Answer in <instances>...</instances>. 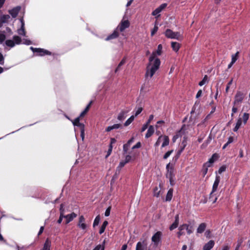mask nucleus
Here are the masks:
<instances>
[{
  "label": "nucleus",
  "mask_w": 250,
  "mask_h": 250,
  "mask_svg": "<svg viewBox=\"0 0 250 250\" xmlns=\"http://www.w3.org/2000/svg\"><path fill=\"white\" fill-rule=\"evenodd\" d=\"M13 35V32L9 27H6L5 29L0 31V44H2L5 41V44L10 48H12L16 44H20L21 43V39L18 36L15 35L13 37V40H6Z\"/></svg>",
  "instance_id": "f257e3e1"
},
{
  "label": "nucleus",
  "mask_w": 250,
  "mask_h": 250,
  "mask_svg": "<svg viewBox=\"0 0 250 250\" xmlns=\"http://www.w3.org/2000/svg\"><path fill=\"white\" fill-rule=\"evenodd\" d=\"M160 64L161 61L160 59L155 57V53H152L149 58V62L147 66L146 71L145 74L146 78L148 76L151 78L159 69Z\"/></svg>",
  "instance_id": "f03ea898"
},
{
  "label": "nucleus",
  "mask_w": 250,
  "mask_h": 250,
  "mask_svg": "<svg viewBox=\"0 0 250 250\" xmlns=\"http://www.w3.org/2000/svg\"><path fill=\"white\" fill-rule=\"evenodd\" d=\"M165 35L167 38L181 40V35L179 32H173L171 29H167L165 32Z\"/></svg>",
  "instance_id": "7ed1b4c3"
},
{
  "label": "nucleus",
  "mask_w": 250,
  "mask_h": 250,
  "mask_svg": "<svg viewBox=\"0 0 250 250\" xmlns=\"http://www.w3.org/2000/svg\"><path fill=\"white\" fill-rule=\"evenodd\" d=\"M20 21L21 23V27L17 30V32L19 35L25 37L26 36V32L25 30V24L23 17L20 19Z\"/></svg>",
  "instance_id": "20e7f679"
},
{
  "label": "nucleus",
  "mask_w": 250,
  "mask_h": 250,
  "mask_svg": "<svg viewBox=\"0 0 250 250\" xmlns=\"http://www.w3.org/2000/svg\"><path fill=\"white\" fill-rule=\"evenodd\" d=\"M162 234L161 231H157L152 236L151 240L154 243L155 246H157L158 245L160 241Z\"/></svg>",
  "instance_id": "39448f33"
},
{
  "label": "nucleus",
  "mask_w": 250,
  "mask_h": 250,
  "mask_svg": "<svg viewBox=\"0 0 250 250\" xmlns=\"http://www.w3.org/2000/svg\"><path fill=\"white\" fill-rule=\"evenodd\" d=\"M129 26V22L127 20L122 21L121 23L116 28L118 30L121 32L123 31L125 29L128 27Z\"/></svg>",
  "instance_id": "423d86ee"
},
{
  "label": "nucleus",
  "mask_w": 250,
  "mask_h": 250,
  "mask_svg": "<svg viewBox=\"0 0 250 250\" xmlns=\"http://www.w3.org/2000/svg\"><path fill=\"white\" fill-rule=\"evenodd\" d=\"M147 243L146 240L138 242L137 243L135 250H146Z\"/></svg>",
  "instance_id": "0eeeda50"
},
{
  "label": "nucleus",
  "mask_w": 250,
  "mask_h": 250,
  "mask_svg": "<svg viewBox=\"0 0 250 250\" xmlns=\"http://www.w3.org/2000/svg\"><path fill=\"white\" fill-rule=\"evenodd\" d=\"M166 169L167 170V173L166 174V177L168 179H171L172 178H174V174L173 173V168L171 167H170V164L169 163L167 165Z\"/></svg>",
  "instance_id": "6e6552de"
},
{
  "label": "nucleus",
  "mask_w": 250,
  "mask_h": 250,
  "mask_svg": "<svg viewBox=\"0 0 250 250\" xmlns=\"http://www.w3.org/2000/svg\"><path fill=\"white\" fill-rule=\"evenodd\" d=\"M36 53H38L37 55L40 56H44L46 55H51V52H50L47 50L40 48H38V50L36 52Z\"/></svg>",
  "instance_id": "1a4fd4ad"
},
{
  "label": "nucleus",
  "mask_w": 250,
  "mask_h": 250,
  "mask_svg": "<svg viewBox=\"0 0 250 250\" xmlns=\"http://www.w3.org/2000/svg\"><path fill=\"white\" fill-rule=\"evenodd\" d=\"M243 100V95L242 93L240 92H237L236 93L235 97V100L233 102L234 104H237L241 103L242 101Z\"/></svg>",
  "instance_id": "9d476101"
},
{
  "label": "nucleus",
  "mask_w": 250,
  "mask_h": 250,
  "mask_svg": "<svg viewBox=\"0 0 250 250\" xmlns=\"http://www.w3.org/2000/svg\"><path fill=\"white\" fill-rule=\"evenodd\" d=\"M20 6H17L13 9L9 10V13L11 15L13 18H16L18 15L20 9Z\"/></svg>",
  "instance_id": "9b49d317"
},
{
  "label": "nucleus",
  "mask_w": 250,
  "mask_h": 250,
  "mask_svg": "<svg viewBox=\"0 0 250 250\" xmlns=\"http://www.w3.org/2000/svg\"><path fill=\"white\" fill-rule=\"evenodd\" d=\"M80 118L78 117L76 118L74 121H72L73 125L74 126H77L80 128V129H82L84 128V125L83 123H81L80 122Z\"/></svg>",
  "instance_id": "f8f14e48"
},
{
  "label": "nucleus",
  "mask_w": 250,
  "mask_h": 250,
  "mask_svg": "<svg viewBox=\"0 0 250 250\" xmlns=\"http://www.w3.org/2000/svg\"><path fill=\"white\" fill-rule=\"evenodd\" d=\"M119 36L118 30L116 29L114 32L108 35L105 39L106 41H108L113 39L117 38Z\"/></svg>",
  "instance_id": "ddd939ff"
},
{
  "label": "nucleus",
  "mask_w": 250,
  "mask_h": 250,
  "mask_svg": "<svg viewBox=\"0 0 250 250\" xmlns=\"http://www.w3.org/2000/svg\"><path fill=\"white\" fill-rule=\"evenodd\" d=\"M186 146H187V138L186 137H185L184 138V139H183V140L181 143V145L180 146V148L177 152V157H178L180 155L181 153L184 150Z\"/></svg>",
  "instance_id": "4468645a"
},
{
  "label": "nucleus",
  "mask_w": 250,
  "mask_h": 250,
  "mask_svg": "<svg viewBox=\"0 0 250 250\" xmlns=\"http://www.w3.org/2000/svg\"><path fill=\"white\" fill-rule=\"evenodd\" d=\"M85 219L84 217L82 215L79 218V223L78 226L82 229H85L86 228V225L84 223Z\"/></svg>",
  "instance_id": "2eb2a0df"
},
{
  "label": "nucleus",
  "mask_w": 250,
  "mask_h": 250,
  "mask_svg": "<svg viewBox=\"0 0 250 250\" xmlns=\"http://www.w3.org/2000/svg\"><path fill=\"white\" fill-rule=\"evenodd\" d=\"M122 128V125L120 124H115L112 125L108 126L105 128V131L109 132L113 129H117Z\"/></svg>",
  "instance_id": "dca6fc26"
},
{
  "label": "nucleus",
  "mask_w": 250,
  "mask_h": 250,
  "mask_svg": "<svg viewBox=\"0 0 250 250\" xmlns=\"http://www.w3.org/2000/svg\"><path fill=\"white\" fill-rule=\"evenodd\" d=\"M220 181V177L219 176L216 175L215 180L212 186V192H215L217 190L218 185Z\"/></svg>",
  "instance_id": "f3484780"
},
{
  "label": "nucleus",
  "mask_w": 250,
  "mask_h": 250,
  "mask_svg": "<svg viewBox=\"0 0 250 250\" xmlns=\"http://www.w3.org/2000/svg\"><path fill=\"white\" fill-rule=\"evenodd\" d=\"M214 244V241L210 240L204 246L203 250H210L213 247Z\"/></svg>",
  "instance_id": "a211bd4d"
},
{
  "label": "nucleus",
  "mask_w": 250,
  "mask_h": 250,
  "mask_svg": "<svg viewBox=\"0 0 250 250\" xmlns=\"http://www.w3.org/2000/svg\"><path fill=\"white\" fill-rule=\"evenodd\" d=\"M77 215L74 212H72L71 214L64 215V218L66 219V224H68L73 220V219L76 217Z\"/></svg>",
  "instance_id": "6ab92c4d"
},
{
  "label": "nucleus",
  "mask_w": 250,
  "mask_h": 250,
  "mask_svg": "<svg viewBox=\"0 0 250 250\" xmlns=\"http://www.w3.org/2000/svg\"><path fill=\"white\" fill-rule=\"evenodd\" d=\"M134 142V138L132 137L129 139L127 143L125 144L123 146V151L124 153H126L130 147V145Z\"/></svg>",
  "instance_id": "aec40b11"
},
{
  "label": "nucleus",
  "mask_w": 250,
  "mask_h": 250,
  "mask_svg": "<svg viewBox=\"0 0 250 250\" xmlns=\"http://www.w3.org/2000/svg\"><path fill=\"white\" fill-rule=\"evenodd\" d=\"M207 224L205 223L200 224L197 229V232L202 233L205 230Z\"/></svg>",
  "instance_id": "412c9836"
},
{
  "label": "nucleus",
  "mask_w": 250,
  "mask_h": 250,
  "mask_svg": "<svg viewBox=\"0 0 250 250\" xmlns=\"http://www.w3.org/2000/svg\"><path fill=\"white\" fill-rule=\"evenodd\" d=\"M217 158V155L216 154H214L212 155L211 157L209 159L208 161L205 163L206 165H208V167H210L211 165L215 162V161Z\"/></svg>",
  "instance_id": "4be33fe9"
},
{
  "label": "nucleus",
  "mask_w": 250,
  "mask_h": 250,
  "mask_svg": "<svg viewBox=\"0 0 250 250\" xmlns=\"http://www.w3.org/2000/svg\"><path fill=\"white\" fill-rule=\"evenodd\" d=\"M171 46L172 50L176 52H178L180 48V44L177 42H171Z\"/></svg>",
  "instance_id": "5701e85b"
},
{
  "label": "nucleus",
  "mask_w": 250,
  "mask_h": 250,
  "mask_svg": "<svg viewBox=\"0 0 250 250\" xmlns=\"http://www.w3.org/2000/svg\"><path fill=\"white\" fill-rule=\"evenodd\" d=\"M154 132V128L152 125H150L146 134V138H148L151 136Z\"/></svg>",
  "instance_id": "b1692460"
},
{
  "label": "nucleus",
  "mask_w": 250,
  "mask_h": 250,
  "mask_svg": "<svg viewBox=\"0 0 250 250\" xmlns=\"http://www.w3.org/2000/svg\"><path fill=\"white\" fill-rule=\"evenodd\" d=\"M162 141H163V143L162 144V147H164L169 145V139L168 136H163V138Z\"/></svg>",
  "instance_id": "393cba45"
},
{
  "label": "nucleus",
  "mask_w": 250,
  "mask_h": 250,
  "mask_svg": "<svg viewBox=\"0 0 250 250\" xmlns=\"http://www.w3.org/2000/svg\"><path fill=\"white\" fill-rule=\"evenodd\" d=\"M51 245V241L47 239L43 245V248L41 250H50Z\"/></svg>",
  "instance_id": "a878e982"
},
{
  "label": "nucleus",
  "mask_w": 250,
  "mask_h": 250,
  "mask_svg": "<svg viewBox=\"0 0 250 250\" xmlns=\"http://www.w3.org/2000/svg\"><path fill=\"white\" fill-rule=\"evenodd\" d=\"M127 112L125 111H122L118 115L117 119L120 121H123L126 117Z\"/></svg>",
  "instance_id": "bb28decb"
},
{
  "label": "nucleus",
  "mask_w": 250,
  "mask_h": 250,
  "mask_svg": "<svg viewBox=\"0 0 250 250\" xmlns=\"http://www.w3.org/2000/svg\"><path fill=\"white\" fill-rule=\"evenodd\" d=\"M173 196V189L170 188L166 195V201H171Z\"/></svg>",
  "instance_id": "cd10ccee"
},
{
  "label": "nucleus",
  "mask_w": 250,
  "mask_h": 250,
  "mask_svg": "<svg viewBox=\"0 0 250 250\" xmlns=\"http://www.w3.org/2000/svg\"><path fill=\"white\" fill-rule=\"evenodd\" d=\"M186 126L185 125H183L182 127H181V129L176 133L175 135H177V137L179 138V137H181L183 134H184L185 133V130L186 129Z\"/></svg>",
  "instance_id": "c85d7f7f"
},
{
  "label": "nucleus",
  "mask_w": 250,
  "mask_h": 250,
  "mask_svg": "<svg viewBox=\"0 0 250 250\" xmlns=\"http://www.w3.org/2000/svg\"><path fill=\"white\" fill-rule=\"evenodd\" d=\"M162 49L163 47L162 44H160L158 46L157 49L156 51H154L152 52V53H155V57H156V56H160L162 54Z\"/></svg>",
  "instance_id": "c756f323"
},
{
  "label": "nucleus",
  "mask_w": 250,
  "mask_h": 250,
  "mask_svg": "<svg viewBox=\"0 0 250 250\" xmlns=\"http://www.w3.org/2000/svg\"><path fill=\"white\" fill-rule=\"evenodd\" d=\"M107 225H108V222L107 221H104L103 222V224H102V226H101V228L100 229V230H99V233L100 234H102L104 232V231L105 230V228H106V227L107 226Z\"/></svg>",
  "instance_id": "7c9ffc66"
},
{
  "label": "nucleus",
  "mask_w": 250,
  "mask_h": 250,
  "mask_svg": "<svg viewBox=\"0 0 250 250\" xmlns=\"http://www.w3.org/2000/svg\"><path fill=\"white\" fill-rule=\"evenodd\" d=\"M214 192H212V191L210 194L209 197V200L210 201H212V203H215L217 200V197L216 196L215 194H213Z\"/></svg>",
  "instance_id": "2f4dec72"
},
{
  "label": "nucleus",
  "mask_w": 250,
  "mask_h": 250,
  "mask_svg": "<svg viewBox=\"0 0 250 250\" xmlns=\"http://www.w3.org/2000/svg\"><path fill=\"white\" fill-rule=\"evenodd\" d=\"M125 62H126V58L124 57L122 60V61L120 62L119 63L118 66L117 67V68L115 70V73L117 72L120 70V68L121 66H122L123 65H124L125 63Z\"/></svg>",
  "instance_id": "473e14b6"
},
{
  "label": "nucleus",
  "mask_w": 250,
  "mask_h": 250,
  "mask_svg": "<svg viewBox=\"0 0 250 250\" xmlns=\"http://www.w3.org/2000/svg\"><path fill=\"white\" fill-rule=\"evenodd\" d=\"M134 120V116L132 115L131 116H130V117L129 119H128L125 121V122L124 124V125L125 126H127L133 121Z\"/></svg>",
  "instance_id": "72a5a7b5"
},
{
  "label": "nucleus",
  "mask_w": 250,
  "mask_h": 250,
  "mask_svg": "<svg viewBox=\"0 0 250 250\" xmlns=\"http://www.w3.org/2000/svg\"><path fill=\"white\" fill-rule=\"evenodd\" d=\"M249 118V114L247 113H244L243 116V121L244 124H246Z\"/></svg>",
  "instance_id": "f704fd0d"
},
{
  "label": "nucleus",
  "mask_w": 250,
  "mask_h": 250,
  "mask_svg": "<svg viewBox=\"0 0 250 250\" xmlns=\"http://www.w3.org/2000/svg\"><path fill=\"white\" fill-rule=\"evenodd\" d=\"M207 82H208V76H207V75H205L204 76V78L203 79V80L201 82H199V85L201 86L204 85Z\"/></svg>",
  "instance_id": "c9c22d12"
},
{
  "label": "nucleus",
  "mask_w": 250,
  "mask_h": 250,
  "mask_svg": "<svg viewBox=\"0 0 250 250\" xmlns=\"http://www.w3.org/2000/svg\"><path fill=\"white\" fill-rule=\"evenodd\" d=\"M100 217L99 215H98L96 217L94 221V222H93V227H95V226L98 225L99 222H100Z\"/></svg>",
  "instance_id": "e433bc0d"
},
{
  "label": "nucleus",
  "mask_w": 250,
  "mask_h": 250,
  "mask_svg": "<svg viewBox=\"0 0 250 250\" xmlns=\"http://www.w3.org/2000/svg\"><path fill=\"white\" fill-rule=\"evenodd\" d=\"M161 12L160 10L158 8H156L155 10H154L152 13V15L153 16H157V17H159L160 16V13Z\"/></svg>",
  "instance_id": "4c0bfd02"
},
{
  "label": "nucleus",
  "mask_w": 250,
  "mask_h": 250,
  "mask_svg": "<svg viewBox=\"0 0 250 250\" xmlns=\"http://www.w3.org/2000/svg\"><path fill=\"white\" fill-rule=\"evenodd\" d=\"M186 230H187L188 234H190L193 232V227L192 226H190L189 225H188Z\"/></svg>",
  "instance_id": "58836bf2"
},
{
  "label": "nucleus",
  "mask_w": 250,
  "mask_h": 250,
  "mask_svg": "<svg viewBox=\"0 0 250 250\" xmlns=\"http://www.w3.org/2000/svg\"><path fill=\"white\" fill-rule=\"evenodd\" d=\"M160 190L159 189L158 187H156L154 189L153 195L154 196L158 197L159 196Z\"/></svg>",
  "instance_id": "ea45409f"
},
{
  "label": "nucleus",
  "mask_w": 250,
  "mask_h": 250,
  "mask_svg": "<svg viewBox=\"0 0 250 250\" xmlns=\"http://www.w3.org/2000/svg\"><path fill=\"white\" fill-rule=\"evenodd\" d=\"M178 224L179 223H176V222L174 221L172 224V225L170 226L169 227V229L170 230H173L174 229H176V228H177L178 226Z\"/></svg>",
  "instance_id": "a19ab883"
},
{
  "label": "nucleus",
  "mask_w": 250,
  "mask_h": 250,
  "mask_svg": "<svg viewBox=\"0 0 250 250\" xmlns=\"http://www.w3.org/2000/svg\"><path fill=\"white\" fill-rule=\"evenodd\" d=\"M208 167H208V165H206V164H205L204 165L202 169V172L204 176H205L207 173Z\"/></svg>",
  "instance_id": "79ce46f5"
},
{
  "label": "nucleus",
  "mask_w": 250,
  "mask_h": 250,
  "mask_svg": "<svg viewBox=\"0 0 250 250\" xmlns=\"http://www.w3.org/2000/svg\"><path fill=\"white\" fill-rule=\"evenodd\" d=\"M173 150H169V151H168L164 155L163 158L164 159H167L168 157H169V156L171 154V153L173 152Z\"/></svg>",
  "instance_id": "37998d69"
},
{
  "label": "nucleus",
  "mask_w": 250,
  "mask_h": 250,
  "mask_svg": "<svg viewBox=\"0 0 250 250\" xmlns=\"http://www.w3.org/2000/svg\"><path fill=\"white\" fill-rule=\"evenodd\" d=\"M162 138H163V136L162 135H161V136H160L159 137L157 141H156V142L154 144V146L155 147L158 146L160 145V143L162 141Z\"/></svg>",
  "instance_id": "c03bdc74"
},
{
  "label": "nucleus",
  "mask_w": 250,
  "mask_h": 250,
  "mask_svg": "<svg viewBox=\"0 0 250 250\" xmlns=\"http://www.w3.org/2000/svg\"><path fill=\"white\" fill-rule=\"evenodd\" d=\"M22 41V43L23 44H26V45H30L32 44V42L31 41H30L29 40H28V39H23L22 40H21V42Z\"/></svg>",
  "instance_id": "a18cd8bd"
},
{
  "label": "nucleus",
  "mask_w": 250,
  "mask_h": 250,
  "mask_svg": "<svg viewBox=\"0 0 250 250\" xmlns=\"http://www.w3.org/2000/svg\"><path fill=\"white\" fill-rule=\"evenodd\" d=\"M232 82H233V79H231V80L228 83L226 86V90H225L226 93L228 92L229 87H230V85L232 83Z\"/></svg>",
  "instance_id": "49530a36"
},
{
  "label": "nucleus",
  "mask_w": 250,
  "mask_h": 250,
  "mask_svg": "<svg viewBox=\"0 0 250 250\" xmlns=\"http://www.w3.org/2000/svg\"><path fill=\"white\" fill-rule=\"evenodd\" d=\"M60 215H64V214L65 211H64V208H63V205L62 204L60 206Z\"/></svg>",
  "instance_id": "de8ad7c7"
},
{
  "label": "nucleus",
  "mask_w": 250,
  "mask_h": 250,
  "mask_svg": "<svg viewBox=\"0 0 250 250\" xmlns=\"http://www.w3.org/2000/svg\"><path fill=\"white\" fill-rule=\"evenodd\" d=\"M4 63V58L1 53L0 52V64L3 65Z\"/></svg>",
  "instance_id": "09e8293b"
},
{
  "label": "nucleus",
  "mask_w": 250,
  "mask_h": 250,
  "mask_svg": "<svg viewBox=\"0 0 250 250\" xmlns=\"http://www.w3.org/2000/svg\"><path fill=\"white\" fill-rule=\"evenodd\" d=\"M226 169V167L225 166H221L219 170H218V173L219 174L222 173L223 172H224Z\"/></svg>",
  "instance_id": "8fccbe9b"
},
{
  "label": "nucleus",
  "mask_w": 250,
  "mask_h": 250,
  "mask_svg": "<svg viewBox=\"0 0 250 250\" xmlns=\"http://www.w3.org/2000/svg\"><path fill=\"white\" fill-rule=\"evenodd\" d=\"M158 29V26L155 25L153 29L152 30L151 32V35L152 36H153L156 33V32L157 31Z\"/></svg>",
  "instance_id": "3c124183"
},
{
  "label": "nucleus",
  "mask_w": 250,
  "mask_h": 250,
  "mask_svg": "<svg viewBox=\"0 0 250 250\" xmlns=\"http://www.w3.org/2000/svg\"><path fill=\"white\" fill-rule=\"evenodd\" d=\"M188 225V224H183L182 225H181L179 227V230H183L184 229H186V228H187Z\"/></svg>",
  "instance_id": "603ef678"
},
{
  "label": "nucleus",
  "mask_w": 250,
  "mask_h": 250,
  "mask_svg": "<svg viewBox=\"0 0 250 250\" xmlns=\"http://www.w3.org/2000/svg\"><path fill=\"white\" fill-rule=\"evenodd\" d=\"M167 3H163L161 5H160L157 8L159 9V10L161 12L164 9H165L167 7Z\"/></svg>",
  "instance_id": "864d4df0"
},
{
  "label": "nucleus",
  "mask_w": 250,
  "mask_h": 250,
  "mask_svg": "<svg viewBox=\"0 0 250 250\" xmlns=\"http://www.w3.org/2000/svg\"><path fill=\"white\" fill-rule=\"evenodd\" d=\"M112 148H113V146L111 145H109V148H108V150L107 151V154L106 156V158H107L110 155V154L112 152Z\"/></svg>",
  "instance_id": "5fc2aeb1"
},
{
  "label": "nucleus",
  "mask_w": 250,
  "mask_h": 250,
  "mask_svg": "<svg viewBox=\"0 0 250 250\" xmlns=\"http://www.w3.org/2000/svg\"><path fill=\"white\" fill-rule=\"evenodd\" d=\"M131 159V156L130 155H127L125 156V160H124L126 163H128Z\"/></svg>",
  "instance_id": "6e6d98bb"
},
{
  "label": "nucleus",
  "mask_w": 250,
  "mask_h": 250,
  "mask_svg": "<svg viewBox=\"0 0 250 250\" xmlns=\"http://www.w3.org/2000/svg\"><path fill=\"white\" fill-rule=\"evenodd\" d=\"M143 110V108L142 107H139L137 110L135 112V116H138L139 114H140L141 112Z\"/></svg>",
  "instance_id": "4d7b16f0"
},
{
  "label": "nucleus",
  "mask_w": 250,
  "mask_h": 250,
  "mask_svg": "<svg viewBox=\"0 0 250 250\" xmlns=\"http://www.w3.org/2000/svg\"><path fill=\"white\" fill-rule=\"evenodd\" d=\"M93 250H104V247L98 245Z\"/></svg>",
  "instance_id": "13d9d810"
},
{
  "label": "nucleus",
  "mask_w": 250,
  "mask_h": 250,
  "mask_svg": "<svg viewBox=\"0 0 250 250\" xmlns=\"http://www.w3.org/2000/svg\"><path fill=\"white\" fill-rule=\"evenodd\" d=\"M148 83H144L143 85H142V86H141V91H143L144 90H146L147 89V87H148Z\"/></svg>",
  "instance_id": "bf43d9fd"
},
{
  "label": "nucleus",
  "mask_w": 250,
  "mask_h": 250,
  "mask_svg": "<svg viewBox=\"0 0 250 250\" xmlns=\"http://www.w3.org/2000/svg\"><path fill=\"white\" fill-rule=\"evenodd\" d=\"M81 137L82 138V140H84V128L81 129Z\"/></svg>",
  "instance_id": "052dcab7"
},
{
  "label": "nucleus",
  "mask_w": 250,
  "mask_h": 250,
  "mask_svg": "<svg viewBox=\"0 0 250 250\" xmlns=\"http://www.w3.org/2000/svg\"><path fill=\"white\" fill-rule=\"evenodd\" d=\"M110 207H109V208H108L106 209V210H105V213H104V215H105V216H109V215H110Z\"/></svg>",
  "instance_id": "680f3d73"
},
{
  "label": "nucleus",
  "mask_w": 250,
  "mask_h": 250,
  "mask_svg": "<svg viewBox=\"0 0 250 250\" xmlns=\"http://www.w3.org/2000/svg\"><path fill=\"white\" fill-rule=\"evenodd\" d=\"M141 143L140 142H138L135 145H134L132 147V149L140 148L141 147Z\"/></svg>",
  "instance_id": "e2e57ef3"
},
{
  "label": "nucleus",
  "mask_w": 250,
  "mask_h": 250,
  "mask_svg": "<svg viewBox=\"0 0 250 250\" xmlns=\"http://www.w3.org/2000/svg\"><path fill=\"white\" fill-rule=\"evenodd\" d=\"M210 231L209 230H207L206 231L205 235L206 237L208 238H209L210 237Z\"/></svg>",
  "instance_id": "0e129e2a"
},
{
  "label": "nucleus",
  "mask_w": 250,
  "mask_h": 250,
  "mask_svg": "<svg viewBox=\"0 0 250 250\" xmlns=\"http://www.w3.org/2000/svg\"><path fill=\"white\" fill-rule=\"evenodd\" d=\"M241 125H242V119L240 118L238 119L237 123L236 124V125L240 127Z\"/></svg>",
  "instance_id": "69168bd1"
},
{
  "label": "nucleus",
  "mask_w": 250,
  "mask_h": 250,
  "mask_svg": "<svg viewBox=\"0 0 250 250\" xmlns=\"http://www.w3.org/2000/svg\"><path fill=\"white\" fill-rule=\"evenodd\" d=\"M147 127H148L147 124H146L144 125L143 127L141 128V132H142L145 131L147 129Z\"/></svg>",
  "instance_id": "338daca9"
},
{
  "label": "nucleus",
  "mask_w": 250,
  "mask_h": 250,
  "mask_svg": "<svg viewBox=\"0 0 250 250\" xmlns=\"http://www.w3.org/2000/svg\"><path fill=\"white\" fill-rule=\"evenodd\" d=\"M153 118H154L153 115H150L149 116V119H148V120L147 121L146 124L148 125V124H150V122L153 120Z\"/></svg>",
  "instance_id": "774afa93"
}]
</instances>
